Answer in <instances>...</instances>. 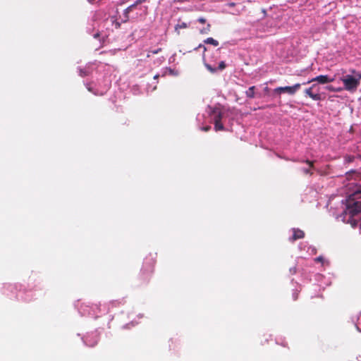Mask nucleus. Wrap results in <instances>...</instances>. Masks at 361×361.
Instances as JSON below:
<instances>
[{
  "label": "nucleus",
  "mask_w": 361,
  "mask_h": 361,
  "mask_svg": "<svg viewBox=\"0 0 361 361\" xmlns=\"http://www.w3.org/2000/svg\"><path fill=\"white\" fill-rule=\"evenodd\" d=\"M361 197V189L350 195L346 199L345 209L341 217L344 222L350 224L355 228L361 221V202L356 199Z\"/></svg>",
  "instance_id": "1"
},
{
  "label": "nucleus",
  "mask_w": 361,
  "mask_h": 361,
  "mask_svg": "<svg viewBox=\"0 0 361 361\" xmlns=\"http://www.w3.org/2000/svg\"><path fill=\"white\" fill-rule=\"evenodd\" d=\"M352 75L348 74L341 78L344 89L348 92H354L357 90L361 81V73L355 69L350 70Z\"/></svg>",
  "instance_id": "2"
},
{
  "label": "nucleus",
  "mask_w": 361,
  "mask_h": 361,
  "mask_svg": "<svg viewBox=\"0 0 361 361\" xmlns=\"http://www.w3.org/2000/svg\"><path fill=\"white\" fill-rule=\"evenodd\" d=\"M319 87L317 84H313L309 88L305 90V96L310 97L314 101H320L322 99V94L319 93Z\"/></svg>",
  "instance_id": "3"
},
{
  "label": "nucleus",
  "mask_w": 361,
  "mask_h": 361,
  "mask_svg": "<svg viewBox=\"0 0 361 361\" xmlns=\"http://www.w3.org/2000/svg\"><path fill=\"white\" fill-rule=\"evenodd\" d=\"M301 84L296 83L293 86L279 87L274 90V92L281 94V93H288L290 95L295 94L300 88Z\"/></svg>",
  "instance_id": "4"
},
{
  "label": "nucleus",
  "mask_w": 361,
  "mask_h": 361,
  "mask_svg": "<svg viewBox=\"0 0 361 361\" xmlns=\"http://www.w3.org/2000/svg\"><path fill=\"white\" fill-rule=\"evenodd\" d=\"M210 115L213 117L214 121L221 120L224 116V107L218 104L211 108Z\"/></svg>",
  "instance_id": "5"
},
{
  "label": "nucleus",
  "mask_w": 361,
  "mask_h": 361,
  "mask_svg": "<svg viewBox=\"0 0 361 361\" xmlns=\"http://www.w3.org/2000/svg\"><path fill=\"white\" fill-rule=\"evenodd\" d=\"M334 80V78H329L327 75H320L311 79L307 83H310L312 82H317L320 84H326L329 82H331Z\"/></svg>",
  "instance_id": "6"
},
{
  "label": "nucleus",
  "mask_w": 361,
  "mask_h": 361,
  "mask_svg": "<svg viewBox=\"0 0 361 361\" xmlns=\"http://www.w3.org/2000/svg\"><path fill=\"white\" fill-rule=\"evenodd\" d=\"M204 66L206 68L212 73H216L217 71H222L226 68V65L224 61H221L219 63L218 67H215L214 66L212 65L210 63L204 62Z\"/></svg>",
  "instance_id": "7"
},
{
  "label": "nucleus",
  "mask_w": 361,
  "mask_h": 361,
  "mask_svg": "<svg viewBox=\"0 0 361 361\" xmlns=\"http://www.w3.org/2000/svg\"><path fill=\"white\" fill-rule=\"evenodd\" d=\"M155 264V260L153 258H146L144 262L143 269L145 271L152 272L154 266Z\"/></svg>",
  "instance_id": "8"
},
{
  "label": "nucleus",
  "mask_w": 361,
  "mask_h": 361,
  "mask_svg": "<svg viewBox=\"0 0 361 361\" xmlns=\"http://www.w3.org/2000/svg\"><path fill=\"white\" fill-rule=\"evenodd\" d=\"M300 161L302 162V163H306L307 164L309 165L308 168H307V169H305V168L302 169V171L305 174H309V175L312 176L313 174L312 170L314 169V161H310V160H308V159L301 160Z\"/></svg>",
  "instance_id": "9"
},
{
  "label": "nucleus",
  "mask_w": 361,
  "mask_h": 361,
  "mask_svg": "<svg viewBox=\"0 0 361 361\" xmlns=\"http://www.w3.org/2000/svg\"><path fill=\"white\" fill-rule=\"evenodd\" d=\"M293 234L292 237L290 238L291 242H294L298 239H302L305 237V233L303 231L299 228H293Z\"/></svg>",
  "instance_id": "10"
},
{
  "label": "nucleus",
  "mask_w": 361,
  "mask_h": 361,
  "mask_svg": "<svg viewBox=\"0 0 361 361\" xmlns=\"http://www.w3.org/2000/svg\"><path fill=\"white\" fill-rule=\"evenodd\" d=\"M345 176L348 180H361V173L354 170L347 172Z\"/></svg>",
  "instance_id": "11"
},
{
  "label": "nucleus",
  "mask_w": 361,
  "mask_h": 361,
  "mask_svg": "<svg viewBox=\"0 0 361 361\" xmlns=\"http://www.w3.org/2000/svg\"><path fill=\"white\" fill-rule=\"evenodd\" d=\"M138 4H136V1L128 6L126 9H125L123 15L125 19L123 20V22L126 23L129 20V13L137 6Z\"/></svg>",
  "instance_id": "12"
},
{
  "label": "nucleus",
  "mask_w": 361,
  "mask_h": 361,
  "mask_svg": "<svg viewBox=\"0 0 361 361\" xmlns=\"http://www.w3.org/2000/svg\"><path fill=\"white\" fill-rule=\"evenodd\" d=\"M221 56V49H216L211 55L209 61L216 63Z\"/></svg>",
  "instance_id": "13"
},
{
  "label": "nucleus",
  "mask_w": 361,
  "mask_h": 361,
  "mask_svg": "<svg viewBox=\"0 0 361 361\" xmlns=\"http://www.w3.org/2000/svg\"><path fill=\"white\" fill-rule=\"evenodd\" d=\"M255 86L250 87L249 89L245 92V95L248 98H254L255 96Z\"/></svg>",
  "instance_id": "14"
},
{
  "label": "nucleus",
  "mask_w": 361,
  "mask_h": 361,
  "mask_svg": "<svg viewBox=\"0 0 361 361\" xmlns=\"http://www.w3.org/2000/svg\"><path fill=\"white\" fill-rule=\"evenodd\" d=\"M188 27V24L185 22L179 21L178 24L175 26V30L179 34L180 29H185Z\"/></svg>",
  "instance_id": "15"
},
{
  "label": "nucleus",
  "mask_w": 361,
  "mask_h": 361,
  "mask_svg": "<svg viewBox=\"0 0 361 361\" xmlns=\"http://www.w3.org/2000/svg\"><path fill=\"white\" fill-rule=\"evenodd\" d=\"M214 129L216 131L223 130L224 129V126L221 123V120L219 121H214Z\"/></svg>",
  "instance_id": "16"
},
{
  "label": "nucleus",
  "mask_w": 361,
  "mask_h": 361,
  "mask_svg": "<svg viewBox=\"0 0 361 361\" xmlns=\"http://www.w3.org/2000/svg\"><path fill=\"white\" fill-rule=\"evenodd\" d=\"M204 42L205 44H212L214 47H217L219 45V42L212 37H208L207 39L204 40Z\"/></svg>",
  "instance_id": "17"
},
{
  "label": "nucleus",
  "mask_w": 361,
  "mask_h": 361,
  "mask_svg": "<svg viewBox=\"0 0 361 361\" xmlns=\"http://www.w3.org/2000/svg\"><path fill=\"white\" fill-rule=\"evenodd\" d=\"M211 30V25L207 24L206 27H204L200 30V32L202 35L208 34Z\"/></svg>",
  "instance_id": "18"
},
{
  "label": "nucleus",
  "mask_w": 361,
  "mask_h": 361,
  "mask_svg": "<svg viewBox=\"0 0 361 361\" xmlns=\"http://www.w3.org/2000/svg\"><path fill=\"white\" fill-rule=\"evenodd\" d=\"M326 89L329 91H331V92H338V91H340L341 89H338V90H336L335 88H334L333 86L330 85V86H328L326 87Z\"/></svg>",
  "instance_id": "19"
},
{
  "label": "nucleus",
  "mask_w": 361,
  "mask_h": 361,
  "mask_svg": "<svg viewBox=\"0 0 361 361\" xmlns=\"http://www.w3.org/2000/svg\"><path fill=\"white\" fill-rule=\"evenodd\" d=\"M197 21L202 24H204L206 23V19L203 17H200L198 18Z\"/></svg>",
  "instance_id": "20"
},
{
  "label": "nucleus",
  "mask_w": 361,
  "mask_h": 361,
  "mask_svg": "<svg viewBox=\"0 0 361 361\" xmlns=\"http://www.w3.org/2000/svg\"><path fill=\"white\" fill-rule=\"evenodd\" d=\"M161 51V49L159 48V49H157L156 50L152 51L151 52H152V54H158Z\"/></svg>",
  "instance_id": "21"
},
{
  "label": "nucleus",
  "mask_w": 361,
  "mask_h": 361,
  "mask_svg": "<svg viewBox=\"0 0 361 361\" xmlns=\"http://www.w3.org/2000/svg\"><path fill=\"white\" fill-rule=\"evenodd\" d=\"M210 129H211L210 126H207L202 128V130L206 131V132L210 130Z\"/></svg>",
  "instance_id": "22"
},
{
  "label": "nucleus",
  "mask_w": 361,
  "mask_h": 361,
  "mask_svg": "<svg viewBox=\"0 0 361 361\" xmlns=\"http://www.w3.org/2000/svg\"><path fill=\"white\" fill-rule=\"evenodd\" d=\"M114 23L115 24V27L116 29H118L121 26V23L119 22H117V21H114Z\"/></svg>",
  "instance_id": "23"
},
{
  "label": "nucleus",
  "mask_w": 361,
  "mask_h": 361,
  "mask_svg": "<svg viewBox=\"0 0 361 361\" xmlns=\"http://www.w3.org/2000/svg\"><path fill=\"white\" fill-rule=\"evenodd\" d=\"M147 0H136V4H141L146 1Z\"/></svg>",
  "instance_id": "24"
},
{
  "label": "nucleus",
  "mask_w": 361,
  "mask_h": 361,
  "mask_svg": "<svg viewBox=\"0 0 361 361\" xmlns=\"http://www.w3.org/2000/svg\"><path fill=\"white\" fill-rule=\"evenodd\" d=\"M322 260H323V257H321V256H319V257H317V258L315 259V261H316V262H322Z\"/></svg>",
  "instance_id": "25"
},
{
  "label": "nucleus",
  "mask_w": 361,
  "mask_h": 361,
  "mask_svg": "<svg viewBox=\"0 0 361 361\" xmlns=\"http://www.w3.org/2000/svg\"><path fill=\"white\" fill-rule=\"evenodd\" d=\"M100 36V33L99 32H97L94 35V38H99Z\"/></svg>",
  "instance_id": "26"
},
{
  "label": "nucleus",
  "mask_w": 361,
  "mask_h": 361,
  "mask_svg": "<svg viewBox=\"0 0 361 361\" xmlns=\"http://www.w3.org/2000/svg\"><path fill=\"white\" fill-rule=\"evenodd\" d=\"M199 47H200V48L202 47V48H203V49H204V51H205L207 50L206 47H205V46H204V45L200 44V45H199Z\"/></svg>",
  "instance_id": "27"
},
{
  "label": "nucleus",
  "mask_w": 361,
  "mask_h": 361,
  "mask_svg": "<svg viewBox=\"0 0 361 361\" xmlns=\"http://www.w3.org/2000/svg\"><path fill=\"white\" fill-rule=\"evenodd\" d=\"M353 159V157H348V161H352Z\"/></svg>",
  "instance_id": "28"
},
{
  "label": "nucleus",
  "mask_w": 361,
  "mask_h": 361,
  "mask_svg": "<svg viewBox=\"0 0 361 361\" xmlns=\"http://www.w3.org/2000/svg\"><path fill=\"white\" fill-rule=\"evenodd\" d=\"M80 75L81 76H85V75H86V73L80 71Z\"/></svg>",
  "instance_id": "29"
},
{
  "label": "nucleus",
  "mask_w": 361,
  "mask_h": 361,
  "mask_svg": "<svg viewBox=\"0 0 361 361\" xmlns=\"http://www.w3.org/2000/svg\"><path fill=\"white\" fill-rule=\"evenodd\" d=\"M90 3H93L95 0H87Z\"/></svg>",
  "instance_id": "30"
},
{
  "label": "nucleus",
  "mask_w": 361,
  "mask_h": 361,
  "mask_svg": "<svg viewBox=\"0 0 361 361\" xmlns=\"http://www.w3.org/2000/svg\"><path fill=\"white\" fill-rule=\"evenodd\" d=\"M358 226H359V227H360V228L361 230V221H360V223L358 224Z\"/></svg>",
  "instance_id": "31"
},
{
  "label": "nucleus",
  "mask_w": 361,
  "mask_h": 361,
  "mask_svg": "<svg viewBox=\"0 0 361 361\" xmlns=\"http://www.w3.org/2000/svg\"><path fill=\"white\" fill-rule=\"evenodd\" d=\"M88 90H89L90 92H92V89H91L90 87H88Z\"/></svg>",
  "instance_id": "32"
},
{
  "label": "nucleus",
  "mask_w": 361,
  "mask_h": 361,
  "mask_svg": "<svg viewBox=\"0 0 361 361\" xmlns=\"http://www.w3.org/2000/svg\"><path fill=\"white\" fill-rule=\"evenodd\" d=\"M158 77H159V75H157L154 76V78H157Z\"/></svg>",
  "instance_id": "33"
}]
</instances>
